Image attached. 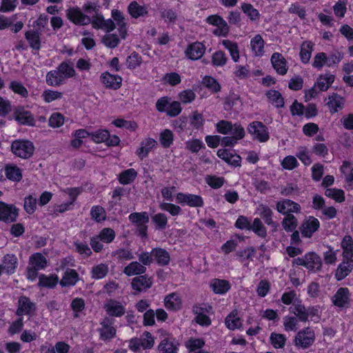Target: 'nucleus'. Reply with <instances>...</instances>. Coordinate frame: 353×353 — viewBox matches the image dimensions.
<instances>
[{"label":"nucleus","mask_w":353,"mask_h":353,"mask_svg":"<svg viewBox=\"0 0 353 353\" xmlns=\"http://www.w3.org/2000/svg\"><path fill=\"white\" fill-rule=\"evenodd\" d=\"M325 194L339 203L343 202L345 199L344 191L341 189L328 188Z\"/></svg>","instance_id":"nucleus-56"},{"label":"nucleus","mask_w":353,"mask_h":353,"mask_svg":"<svg viewBox=\"0 0 353 353\" xmlns=\"http://www.w3.org/2000/svg\"><path fill=\"white\" fill-rule=\"evenodd\" d=\"M77 73L72 64L62 62L56 70L47 73L46 83L50 86H60L68 79L75 77Z\"/></svg>","instance_id":"nucleus-1"},{"label":"nucleus","mask_w":353,"mask_h":353,"mask_svg":"<svg viewBox=\"0 0 353 353\" xmlns=\"http://www.w3.org/2000/svg\"><path fill=\"white\" fill-rule=\"evenodd\" d=\"M11 150L16 156L22 159H28L32 155L34 147L31 141L16 140L12 142Z\"/></svg>","instance_id":"nucleus-5"},{"label":"nucleus","mask_w":353,"mask_h":353,"mask_svg":"<svg viewBox=\"0 0 353 353\" xmlns=\"http://www.w3.org/2000/svg\"><path fill=\"white\" fill-rule=\"evenodd\" d=\"M109 272V267L106 263H99L92 267L91 270L92 278L101 279L104 278Z\"/></svg>","instance_id":"nucleus-48"},{"label":"nucleus","mask_w":353,"mask_h":353,"mask_svg":"<svg viewBox=\"0 0 353 353\" xmlns=\"http://www.w3.org/2000/svg\"><path fill=\"white\" fill-rule=\"evenodd\" d=\"M90 23H92L94 28L102 29L108 32L112 31L115 28V24L112 20H105L101 15L94 17Z\"/></svg>","instance_id":"nucleus-22"},{"label":"nucleus","mask_w":353,"mask_h":353,"mask_svg":"<svg viewBox=\"0 0 353 353\" xmlns=\"http://www.w3.org/2000/svg\"><path fill=\"white\" fill-rule=\"evenodd\" d=\"M92 219L97 222H101L106 219V213L103 207L99 205L93 206L91 209Z\"/></svg>","instance_id":"nucleus-61"},{"label":"nucleus","mask_w":353,"mask_h":353,"mask_svg":"<svg viewBox=\"0 0 353 353\" xmlns=\"http://www.w3.org/2000/svg\"><path fill=\"white\" fill-rule=\"evenodd\" d=\"M247 130L254 139L260 142H266L270 138L268 128L261 121H252L248 125Z\"/></svg>","instance_id":"nucleus-6"},{"label":"nucleus","mask_w":353,"mask_h":353,"mask_svg":"<svg viewBox=\"0 0 353 353\" xmlns=\"http://www.w3.org/2000/svg\"><path fill=\"white\" fill-rule=\"evenodd\" d=\"M222 45L227 49L234 62L239 60V49L236 42L232 41L228 39H224L221 42Z\"/></svg>","instance_id":"nucleus-43"},{"label":"nucleus","mask_w":353,"mask_h":353,"mask_svg":"<svg viewBox=\"0 0 353 353\" xmlns=\"http://www.w3.org/2000/svg\"><path fill=\"white\" fill-rule=\"evenodd\" d=\"M206 48L205 46L199 41H195L189 44L185 50V56L191 60L200 59L205 54Z\"/></svg>","instance_id":"nucleus-10"},{"label":"nucleus","mask_w":353,"mask_h":353,"mask_svg":"<svg viewBox=\"0 0 353 353\" xmlns=\"http://www.w3.org/2000/svg\"><path fill=\"white\" fill-rule=\"evenodd\" d=\"M319 221L314 216H309V218L303 223L301 227V232L303 236L310 238L312 234L319 230Z\"/></svg>","instance_id":"nucleus-15"},{"label":"nucleus","mask_w":353,"mask_h":353,"mask_svg":"<svg viewBox=\"0 0 353 353\" xmlns=\"http://www.w3.org/2000/svg\"><path fill=\"white\" fill-rule=\"evenodd\" d=\"M352 270L353 259L342 258V261L336 270L335 278L337 281H341L347 276Z\"/></svg>","instance_id":"nucleus-13"},{"label":"nucleus","mask_w":353,"mask_h":353,"mask_svg":"<svg viewBox=\"0 0 353 353\" xmlns=\"http://www.w3.org/2000/svg\"><path fill=\"white\" fill-rule=\"evenodd\" d=\"M299 321L294 316H285L283 319L284 330L287 332L296 331L299 326Z\"/></svg>","instance_id":"nucleus-55"},{"label":"nucleus","mask_w":353,"mask_h":353,"mask_svg":"<svg viewBox=\"0 0 353 353\" xmlns=\"http://www.w3.org/2000/svg\"><path fill=\"white\" fill-rule=\"evenodd\" d=\"M256 212L267 225L275 226L276 223L272 219L273 212L268 205L264 204L259 205Z\"/></svg>","instance_id":"nucleus-30"},{"label":"nucleus","mask_w":353,"mask_h":353,"mask_svg":"<svg viewBox=\"0 0 353 353\" xmlns=\"http://www.w3.org/2000/svg\"><path fill=\"white\" fill-rule=\"evenodd\" d=\"M332 304L339 308L348 307L351 302V293L346 287H341L337 290L331 299Z\"/></svg>","instance_id":"nucleus-8"},{"label":"nucleus","mask_w":353,"mask_h":353,"mask_svg":"<svg viewBox=\"0 0 353 353\" xmlns=\"http://www.w3.org/2000/svg\"><path fill=\"white\" fill-rule=\"evenodd\" d=\"M249 230H252L256 234L263 238L267 235L266 228L259 218L254 219L252 223L250 224Z\"/></svg>","instance_id":"nucleus-52"},{"label":"nucleus","mask_w":353,"mask_h":353,"mask_svg":"<svg viewBox=\"0 0 353 353\" xmlns=\"http://www.w3.org/2000/svg\"><path fill=\"white\" fill-rule=\"evenodd\" d=\"M294 265L304 266L307 270L316 272L319 271L322 266L321 257L314 252L305 254L303 257H298L292 261Z\"/></svg>","instance_id":"nucleus-2"},{"label":"nucleus","mask_w":353,"mask_h":353,"mask_svg":"<svg viewBox=\"0 0 353 353\" xmlns=\"http://www.w3.org/2000/svg\"><path fill=\"white\" fill-rule=\"evenodd\" d=\"M36 310L35 304L27 296H21L18 301V308L16 314L18 316L30 315Z\"/></svg>","instance_id":"nucleus-17"},{"label":"nucleus","mask_w":353,"mask_h":353,"mask_svg":"<svg viewBox=\"0 0 353 353\" xmlns=\"http://www.w3.org/2000/svg\"><path fill=\"white\" fill-rule=\"evenodd\" d=\"M282 226L285 231L292 232L297 226V219L293 214H287L282 221Z\"/></svg>","instance_id":"nucleus-58"},{"label":"nucleus","mask_w":353,"mask_h":353,"mask_svg":"<svg viewBox=\"0 0 353 353\" xmlns=\"http://www.w3.org/2000/svg\"><path fill=\"white\" fill-rule=\"evenodd\" d=\"M102 43L108 48H114L120 43V39L115 34H107L102 38Z\"/></svg>","instance_id":"nucleus-60"},{"label":"nucleus","mask_w":353,"mask_h":353,"mask_svg":"<svg viewBox=\"0 0 353 353\" xmlns=\"http://www.w3.org/2000/svg\"><path fill=\"white\" fill-rule=\"evenodd\" d=\"M266 96L269 101L275 107L281 108L284 105V100L281 96V94L276 90H269L266 93Z\"/></svg>","instance_id":"nucleus-50"},{"label":"nucleus","mask_w":353,"mask_h":353,"mask_svg":"<svg viewBox=\"0 0 353 353\" xmlns=\"http://www.w3.org/2000/svg\"><path fill=\"white\" fill-rule=\"evenodd\" d=\"M334 81V76L330 74L321 75L315 85L321 91H326Z\"/></svg>","instance_id":"nucleus-45"},{"label":"nucleus","mask_w":353,"mask_h":353,"mask_svg":"<svg viewBox=\"0 0 353 353\" xmlns=\"http://www.w3.org/2000/svg\"><path fill=\"white\" fill-rule=\"evenodd\" d=\"M271 63L277 74L285 75L288 70V65L286 59L279 52H274L271 57Z\"/></svg>","instance_id":"nucleus-16"},{"label":"nucleus","mask_w":353,"mask_h":353,"mask_svg":"<svg viewBox=\"0 0 353 353\" xmlns=\"http://www.w3.org/2000/svg\"><path fill=\"white\" fill-rule=\"evenodd\" d=\"M67 17L70 21L77 25H86L90 23V19L82 13L78 8H72L67 10Z\"/></svg>","instance_id":"nucleus-18"},{"label":"nucleus","mask_w":353,"mask_h":353,"mask_svg":"<svg viewBox=\"0 0 353 353\" xmlns=\"http://www.w3.org/2000/svg\"><path fill=\"white\" fill-rule=\"evenodd\" d=\"M315 339L316 335L313 328L306 327L296 333L293 343L298 348L307 349L314 344Z\"/></svg>","instance_id":"nucleus-4"},{"label":"nucleus","mask_w":353,"mask_h":353,"mask_svg":"<svg viewBox=\"0 0 353 353\" xmlns=\"http://www.w3.org/2000/svg\"><path fill=\"white\" fill-rule=\"evenodd\" d=\"M325 65L327 66V54L325 52L316 54L313 59L312 66L319 70Z\"/></svg>","instance_id":"nucleus-57"},{"label":"nucleus","mask_w":353,"mask_h":353,"mask_svg":"<svg viewBox=\"0 0 353 353\" xmlns=\"http://www.w3.org/2000/svg\"><path fill=\"white\" fill-rule=\"evenodd\" d=\"M174 338L168 335L163 339L158 346V350L161 353H173L176 348L174 343Z\"/></svg>","instance_id":"nucleus-42"},{"label":"nucleus","mask_w":353,"mask_h":353,"mask_svg":"<svg viewBox=\"0 0 353 353\" xmlns=\"http://www.w3.org/2000/svg\"><path fill=\"white\" fill-rule=\"evenodd\" d=\"M25 38L28 42L29 46L34 50L39 51L41 48L40 34L34 30H28L25 33Z\"/></svg>","instance_id":"nucleus-36"},{"label":"nucleus","mask_w":353,"mask_h":353,"mask_svg":"<svg viewBox=\"0 0 353 353\" xmlns=\"http://www.w3.org/2000/svg\"><path fill=\"white\" fill-rule=\"evenodd\" d=\"M28 263L40 270L47 266V259L41 253H34L30 256Z\"/></svg>","instance_id":"nucleus-44"},{"label":"nucleus","mask_w":353,"mask_h":353,"mask_svg":"<svg viewBox=\"0 0 353 353\" xmlns=\"http://www.w3.org/2000/svg\"><path fill=\"white\" fill-rule=\"evenodd\" d=\"M62 97V92L52 90H46L41 94L42 99L46 103H51L55 100L61 99Z\"/></svg>","instance_id":"nucleus-59"},{"label":"nucleus","mask_w":353,"mask_h":353,"mask_svg":"<svg viewBox=\"0 0 353 353\" xmlns=\"http://www.w3.org/2000/svg\"><path fill=\"white\" fill-rule=\"evenodd\" d=\"M132 288L138 292L146 290L152 286V281L145 275L134 277L132 281Z\"/></svg>","instance_id":"nucleus-28"},{"label":"nucleus","mask_w":353,"mask_h":353,"mask_svg":"<svg viewBox=\"0 0 353 353\" xmlns=\"http://www.w3.org/2000/svg\"><path fill=\"white\" fill-rule=\"evenodd\" d=\"M101 81L106 88L118 90L121 88L122 78L119 75H114L109 72H104L101 75Z\"/></svg>","instance_id":"nucleus-20"},{"label":"nucleus","mask_w":353,"mask_h":353,"mask_svg":"<svg viewBox=\"0 0 353 353\" xmlns=\"http://www.w3.org/2000/svg\"><path fill=\"white\" fill-rule=\"evenodd\" d=\"M343 250L342 258L353 259V239L351 236L345 235L341 243Z\"/></svg>","instance_id":"nucleus-35"},{"label":"nucleus","mask_w":353,"mask_h":353,"mask_svg":"<svg viewBox=\"0 0 353 353\" xmlns=\"http://www.w3.org/2000/svg\"><path fill=\"white\" fill-rule=\"evenodd\" d=\"M129 220L136 226L147 224L149 221L148 212H134L129 215Z\"/></svg>","instance_id":"nucleus-49"},{"label":"nucleus","mask_w":353,"mask_h":353,"mask_svg":"<svg viewBox=\"0 0 353 353\" xmlns=\"http://www.w3.org/2000/svg\"><path fill=\"white\" fill-rule=\"evenodd\" d=\"M286 340L285 336L283 334L272 332L270 334V343L276 349L283 348L285 345Z\"/></svg>","instance_id":"nucleus-53"},{"label":"nucleus","mask_w":353,"mask_h":353,"mask_svg":"<svg viewBox=\"0 0 353 353\" xmlns=\"http://www.w3.org/2000/svg\"><path fill=\"white\" fill-rule=\"evenodd\" d=\"M210 285L214 293L220 294L226 293L231 288L229 281L219 279L212 280Z\"/></svg>","instance_id":"nucleus-32"},{"label":"nucleus","mask_w":353,"mask_h":353,"mask_svg":"<svg viewBox=\"0 0 353 353\" xmlns=\"http://www.w3.org/2000/svg\"><path fill=\"white\" fill-rule=\"evenodd\" d=\"M4 172L7 179L14 182H19L23 178L22 170L14 164L6 165Z\"/></svg>","instance_id":"nucleus-27"},{"label":"nucleus","mask_w":353,"mask_h":353,"mask_svg":"<svg viewBox=\"0 0 353 353\" xmlns=\"http://www.w3.org/2000/svg\"><path fill=\"white\" fill-rule=\"evenodd\" d=\"M79 280V274L76 270L67 269L60 281L61 286H72L76 284Z\"/></svg>","instance_id":"nucleus-37"},{"label":"nucleus","mask_w":353,"mask_h":353,"mask_svg":"<svg viewBox=\"0 0 353 353\" xmlns=\"http://www.w3.org/2000/svg\"><path fill=\"white\" fill-rule=\"evenodd\" d=\"M233 127V123L228 120H221L216 123V131L221 134H229Z\"/></svg>","instance_id":"nucleus-62"},{"label":"nucleus","mask_w":353,"mask_h":353,"mask_svg":"<svg viewBox=\"0 0 353 353\" xmlns=\"http://www.w3.org/2000/svg\"><path fill=\"white\" fill-rule=\"evenodd\" d=\"M250 46L254 57H261L264 54L265 41L261 34L254 35L250 40Z\"/></svg>","instance_id":"nucleus-23"},{"label":"nucleus","mask_w":353,"mask_h":353,"mask_svg":"<svg viewBox=\"0 0 353 353\" xmlns=\"http://www.w3.org/2000/svg\"><path fill=\"white\" fill-rule=\"evenodd\" d=\"M174 134L173 132L169 130L165 129L163 130L159 134V141L161 145L164 148H168L173 143Z\"/></svg>","instance_id":"nucleus-51"},{"label":"nucleus","mask_w":353,"mask_h":353,"mask_svg":"<svg viewBox=\"0 0 353 353\" xmlns=\"http://www.w3.org/2000/svg\"><path fill=\"white\" fill-rule=\"evenodd\" d=\"M14 119L21 124L32 125L34 120L32 114L23 108H17L14 113Z\"/></svg>","instance_id":"nucleus-29"},{"label":"nucleus","mask_w":353,"mask_h":353,"mask_svg":"<svg viewBox=\"0 0 353 353\" xmlns=\"http://www.w3.org/2000/svg\"><path fill=\"white\" fill-rule=\"evenodd\" d=\"M217 156L231 165L234 167L241 165V157L236 154H233L227 149L218 150Z\"/></svg>","instance_id":"nucleus-21"},{"label":"nucleus","mask_w":353,"mask_h":353,"mask_svg":"<svg viewBox=\"0 0 353 353\" xmlns=\"http://www.w3.org/2000/svg\"><path fill=\"white\" fill-rule=\"evenodd\" d=\"M152 254L157 263L161 265H165L170 261V254L164 249L154 248L152 250Z\"/></svg>","instance_id":"nucleus-46"},{"label":"nucleus","mask_w":353,"mask_h":353,"mask_svg":"<svg viewBox=\"0 0 353 353\" xmlns=\"http://www.w3.org/2000/svg\"><path fill=\"white\" fill-rule=\"evenodd\" d=\"M18 216L17 209L13 205H8L0 201V220L5 222H13Z\"/></svg>","instance_id":"nucleus-14"},{"label":"nucleus","mask_w":353,"mask_h":353,"mask_svg":"<svg viewBox=\"0 0 353 353\" xmlns=\"http://www.w3.org/2000/svg\"><path fill=\"white\" fill-rule=\"evenodd\" d=\"M290 310L301 322L307 321V308L301 301L294 302L290 307Z\"/></svg>","instance_id":"nucleus-34"},{"label":"nucleus","mask_w":353,"mask_h":353,"mask_svg":"<svg viewBox=\"0 0 353 353\" xmlns=\"http://www.w3.org/2000/svg\"><path fill=\"white\" fill-rule=\"evenodd\" d=\"M226 327L231 330L238 329L241 326L242 321L238 314L236 310L230 312L225 320Z\"/></svg>","instance_id":"nucleus-38"},{"label":"nucleus","mask_w":353,"mask_h":353,"mask_svg":"<svg viewBox=\"0 0 353 353\" xmlns=\"http://www.w3.org/2000/svg\"><path fill=\"white\" fill-rule=\"evenodd\" d=\"M18 259L14 254H6L2 260V266L5 273L8 274H12L17 267Z\"/></svg>","instance_id":"nucleus-26"},{"label":"nucleus","mask_w":353,"mask_h":353,"mask_svg":"<svg viewBox=\"0 0 353 353\" xmlns=\"http://www.w3.org/2000/svg\"><path fill=\"white\" fill-rule=\"evenodd\" d=\"M176 201L181 205H187L192 208H201L204 205L203 198L199 195L179 192L176 196Z\"/></svg>","instance_id":"nucleus-9"},{"label":"nucleus","mask_w":353,"mask_h":353,"mask_svg":"<svg viewBox=\"0 0 353 353\" xmlns=\"http://www.w3.org/2000/svg\"><path fill=\"white\" fill-rule=\"evenodd\" d=\"M90 138L96 143H105L108 146L117 145L120 142V139L117 136H110L109 131L103 129L90 132Z\"/></svg>","instance_id":"nucleus-7"},{"label":"nucleus","mask_w":353,"mask_h":353,"mask_svg":"<svg viewBox=\"0 0 353 353\" xmlns=\"http://www.w3.org/2000/svg\"><path fill=\"white\" fill-rule=\"evenodd\" d=\"M115 236L116 233L113 229L105 228L100 231L98 235L92 236L90 239V243L91 248L94 252H100L103 249V245L100 241L108 244L114 241Z\"/></svg>","instance_id":"nucleus-3"},{"label":"nucleus","mask_w":353,"mask_h":353,"mask_svg":"<svg viewBox=\"0 0 353 353\" xmlns=\"http://www.w3.org/2000/svg\"><path fill=\"white\" fill-rule=\"evenodd\" d=\"M128 12L132 18L137 19L148 15V10L145 6H141L137 1H132L128 8Z\"/></svg>","instance_id":"nucleus-31"},{"label":"nucleus","mask_w":353,"mask_h":353,"mask_svg":"<svg viewBox=\"0 0 353 353\" xmlns=\"http://www.w3.org/2000/svg\"><path fill=\"white\" fill-rule=\"evenodd\" d=\"M137 176V172L133 168H130L120 173L119 181L123 185H127L133 182Z\"/></svg>","instance_id":"nucleus-47"},{"label":"nucleus","mask_w":353,"mask_h":353,"mask_svg":"<svg viewBox=\"0 0 353 353\" xmlns=\"http://www.w3.org/2000/svg\"><path fill=\"white\" fill-rule=\"evenodd\" d=\"M314 43L310 41L303 42L301 46L300 58L303 63H307L311 58Z\"/></svg>","instance_id":"nucleus-39"},{"label":"nucleus","mask_w":353,"mask_h":353,"mask_svg":"<svg viewBox=\"0 0 353 353\" xmlns=\"http://www.w3.org/2000/svg\"><path fill=\"white\" fill-rule=\"evenodd\" d=\"M181 299L176 293H171L164 299L165 307L170 310H177L181 308Z\"/></svg>","instance_id":"nucleus-33"},{"label":"nucleus","mask_w":353,"mask_h":353,"mask_svg":"<svg viewBox=\"0 0 353 353\" xmlns=\"http://www.w3.org/2000/svg\"><path fill=\"white\" fill-rule=\"evenodd\" d=\"M276 209L279 213L287 215L300 212L301 205L290 199H282L276 202Z\"/></svg>","instance_id":"nucleus-11"},{"label":"nucleus","mask_w":353,"mask_h":353,"mask_svg":"<svg viewBox=\"0 0 353 353\" xmlns=\"http://www.w3.org/2000/svg\"><path fill=\"white\" fill-rule=\"evenodd\" d=\"M325 105L332 114L342 110L344 107L345 99L337 93H332L325 99Z\"/></svg>","instance_id":"nucleus-12"},{"label":"nucleus","mask_w":353,"mask_h":353,"mask_svg":"<svg viewBox=\"0 0 353 353\" xmlns=\"http://www.w3.org/2000/svg\"><path fill=\"white\" fill-rule=\"evenodd\" d=\"M49 125L52 128H59L64 124L65 118L63 115L59 112H54L49 118Z\"/></svg>","instance_id":"nucleus-64"},{"label":"nucleus","mask_w":353,"mask_h":353,"mask_svg":"<svg viewBox=\"0 0 353 353\" xmlns=\"http://www.w3.org/2000/svg\"><path fill=\"white\" fill-rule=\"evenodd\" d=\"M157 145V142L154 139L147 138L141 141L140 148L137 149L136 154L141 159H143L148 156V153L154 148Z\"/></svg>","instance_id":"nucleus-25"},{"label":"nucleus","mask_w":353,"mask_h":353,"mask_svg":"<svg viewBox=\"0 0 353 353\" xmlns=\"http://www.w3.org/2000/svg\"><path fill=\"white\" fill-rule=\"evenodd\" d=\"M205 182L212 188L218 189L223 186L225 182L223 177L217 176L215 175H208L205 177Z\"/></svg>","instance_id":"nucleus-63"},{"label":"nucleus","mask_w":353,"mask_h":353,"mask_svg":"<svg viewBox=\"0 0 353 353\" xmlns=\"http://www.w3.org/2000/svg\"><path fill=\"white\" fill-rule=\"evenodd\" d=\"M9 88L15 94L20 95L23 98L28 97V91L21 82L18 81H12L9 85Z\"/></svg>","instance_id":"nucleus-54"},{"label":"nucleus","mask_w":353,"mask_h":353,"mask_svg":"<svg viewBox=\"0 0 353 353\" xmlns=\"http://www.w3.org/2000/svg\"><path fill=\"white\" fill-rule=\"evenodd\" d=\"M101 327L99 329L100 339L104 341L113 339L117 333L116 328L109 319H105L101 323Z\"/></svg>","instance_id":"nucleus-19"},{"label":"nucleus","mask_w":353,"mask_h":353,"mask_svg":"<svg viewBox=\"0 0 353 353\" xmlns=\"http://www.w3.org/2000/svg\"><path fill=\"white\" fill-rule=\"evenodd\" d=\"M146 271V268L137 261L130 263L123 270V273L127 276L141 274Z\"/></svg>","instance_id":"nucleus-40"},{"label":"nucleus","mask_w":353,"mask_h":353,"mask_svg":"<svg viewBox=\"0 0 353 353\" xmlns=\"http://www.w3.org/2000/svg\"><path fill=\"white\" fill-rule=\"evenodd\" d=\"M104 309L109 315L117 317L123 315L125 311L120 302L112 299L105 304Z\"/></svg>","instance_id":"nucleus-24"},{"label":"nucleus","mask_w":353,"mask_h":353,"mask_svg":"<svg viewBox=\"0 0 353 353\" xmlns=\"http://www.w3.org/2000/svg\"><path fill=\"white\" fill-rule=\"evenodd\" d=\"M59 282V277L56 274H41L39 276V286L43 288H52L57 285Z\"/></svg>","instance_id":"nucleus-41"}]
</instances>
